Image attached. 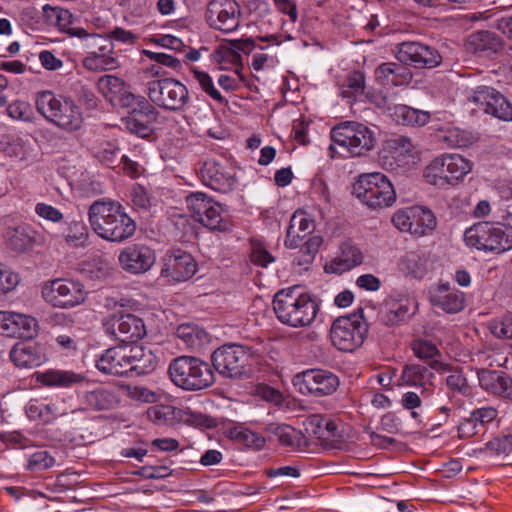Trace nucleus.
<instances>
[{"label": "nucleus", "mask_w": 512, "mask_h": 512, "mask_svg": "<svg viewBox=\"0 0 512 512\" xmlns=\"http://www.w3.org/2000/svg\"><path fill=\"white\" fill-rule=\"evenodd\" d=\"M147 417L158 426H170L177 420V412L170 405H155L148 408Z\"/></svg>", "instance_id": "79ce46f5"}, {"label": "nucleus", "mask_w": 512, "mask_h": 512, "mask_svg": "<svg viewBox=\"0 0 512 512\" xmlns=\"http://www.w3.org/2000/svg\"><path fill=\"white\" fill-rule=\"evenodd\" d=\"M6 238L7 246L16 252H24L42 243L40 234L28 226L9 228Z\"/></svg>", "instance_id": "c85d7f7f"}, {"label": "nucleus", "mask_w": 512, "mask_h": 512, "mask_svg": "<svg viewBox=\"0 0 512 512\" xmlns=\"http://www.w3.org/2000/svg\"><path fill=\"white\" fill-rule=\"evenodd\" d=\"M411 349L419 359L424 361L430 360V369H434L439 373H447L451 371L450 365L442 363L436 359V357L440 356V351L431 341L424 339L414 340L411 344Z\"/></svg>", "instance_id": "473e14b6"}, {"label": "nucleus", "mask_w": 512, "mask_h": 512, "mask_svg": "<svg viewBox=\"0 0 512 512\" xmlns=\"http://www.w3.org/2000/svg\"><path fill=\"white\" fill-rule=\"evenodd\" d=\"M240 9L235 0H211L205 18L210 27L225 33L235 31L239 26Z\"/></svg>", "instance_id": "f3484780"}, {"label": "nucleus", "mask_w": 512, "mask_h": 512, "mask_svg": "<svg viewBox=\"0 0 512 512\" xmlns=\"http://www.w3.org/2000/svg\"><path fill=\"white\" fill-rule=\"evenodd\" d=\"M415 218V214L412 207H407L405 209L397 211L392 217V223L396 228L400 231L409 232L412 235L417 237L421 236L422 231L418 229V227L413 226V220Z\"/></svg>", "instance_id": "8fccbe9b"}, {"label": "nucleus", "mask_w": 512, "mask_h": 512, "mask_svg": "<svg viewBox=\"0 0 512 512\" xmlns=\"http://www.w3.org/2000/svg\"><path fill=\"white\" fill-rule=\"evenodd\" d=\"M489 330L493 336L501 340L512 339V312H507L501 317L489 322Z\"/></svg>", "instance_id": "864d4df0"}, {"label": "nucleus", "mask_w": 512, "mask_h": 512, "mask_svg": "<svg viewBox=\"0 0 512 512\" xmlns=\"http://www.w3.org/2000/svg\"><path fill=\"white\" fill-rule=\"evenodd\" d=\"M8 115L16 120L30 121L32 110L30 105L24 101H14L7 107Z\"/></svg>", "instance_id": "338daca9"}, {"label": "nucleus", "mask_w": 512, "mask_h": 512, "mask_svg": "<svg viewBox=\"0 0 512 512\" xmlns=\"http://www.w3.org/2000/svg\"><path fill=\"white\" fill-rule=\"evenodd\" d=\"M55 459L46 450H38L29 456L27 469L30 471H42L53 467Z\"/></svg>", "instance_id": "052dcab7"}, {"label": "nucleus", "mask_w": 512, "mask_h": 512, "mask_svg": "<svg viewBox=\"0 0 512 512\" xmlns=\"http://www.w3.org/2000/svg\"><path fill=\"white\" fill-rule=\"evenodd\" d=\"M88 228L82 221H72L68 224L66 233L62 234L65 242L73 247L84 246L88 240Z\"/></svg>", "instance_id": "a18cd8bd"}, {"label": "nucleus", "mask_w": 512, "mask_h": 512, "mask_svg": "<svg viewBox=\"0 0 512 512\" xmlns=\"http://www.w3.org/2000/svg\"><path fill=\"white\" fill-rule=\"evenodd\" d=\"M82 64L84 68L89 71H106L115 69L118 66L116 58L111 55H96L89 52L83 59Z\"/></svg>", "instance_id": "09e8293b"}, {"label": "nucleus", "mask_w": 512, "mask_h": 512, "mask_svg": "<svg viewBox=\"0 0 512 512\" xmlns=\"http://www.w3.org/2000/svg\"><path fill=\"white\" fill-rule=\"evenodd\" d=\"M448 184L462 179L472 169V163L459 154H445Z\"/></svg>", "instance_id": "e433bc0d"}, {"label": "nucleus", "mask_w": 512, "mask_h": 512, "mask_svg": "<svg viewBox=\"0 0 512 512\" xmlns=\"http://www.w3.org/2000/svg\"><path fill=\"white\" fill-rule=\"evenodd\" d=\"M464 240L478 250L502 253L512 249V229L500 223L479 222L465 231Z\"/></svg>", "instance_id": "423d86ee"}, {"label": "nucleus", "mask_w": 512, "mask_h": 512, "mask_svg": "<svg viewBox=\"0 0 512 512\" xmlns=\"http://www.w3.org/2000/svg\"><path fill=\"white\" fill-rule=\"evenodd\" d=\"M401 269L416 279H422L427 272V260L418 252H407L401 259Z\"/></svg>", "instance_id": "58836bf2"}, {"label": "nucleus", "mask_w": 512, "mask_h": 512, "mask_svg": "<svg viewBox=\"0 0 512 512\" xmlns=\"http://www.w3.org/2000/svg\"><path fill=\"white\" fill-rule=\"evenodd\" d=\"M511 452V444L505 436L496 437L485 444L484 448L480 449V453L494 456V455H507Z\"/></svg>", "instance_id": "e2e57ef3"}, {"label": "nucleus", "mask_w": 512, "mask_h": 512, "mask_svg": "<svg viewBox=\"0 0 512 512\" xmlns=\"http://www.w3.org/2000/svg\"><path fill=\"white\" fill-rule=\"evenodd\" d=\"M433 378L430 369L419 364L406 365L402 372V379L408 385L421 387V395H430Z\"/></svg>", "instance_id": "72a5a7b5"}, {"label": "nucleus", "mask_w": 512, "mask_h": 512, "mask_svg": "<svg viewBox=\"0 0 512 512\" xmlns=\"http://www.w3.org/2000/svg\"><path fill=\"white\" fill-rule=\"evenodd\" d=\"M322 244V237L318 235H314L309 237L307 240L303 241L302 245L299 247V257L294 261L298 266H303L311 263L316 253L319 250V247Z\"/></svg>", "instance_id": "603ef678"}, {"label": "nucleus", "mask_w": 512, "mask_h": 512, "mask_svg": "<svg viewBox=\"0 0 512 512\" xmlns=\"http://www.w3.org/2000/svg\"><path fill=\"white\" fill-rule=\"evenodd\" d=\"M389 147L400 155H408L413 157L416 153V147L412 140L404 135H398L389 140Z\"/></svg>", "instance_id": "0e129e2a"}, {"label": "nucleus", "mask_w": 512, "mask_h": 512, "mask_svg": "<svg viewBox=\"0 0 512 512\" xmlns=\"http://www.w3.org/2000/svg\"><path fill=\"white\" fill-rule=\"evenodd\" d=\"M415 218L413 220V226L418 227L422 231L421 236L432 232L437 225V220L434 213L423 206H413Z\"/></svg>", "instance_id": "de8ad7c7"}, {"label": "nucleus", "mask_w": 512, "mask_h": 512, "mask_svg": "<svg viewBox=\"0 0 512 512\" xmlns=\"http://www.w3.org/2000/svg\"><path fill=\"white\" fill-rule=\"evenodd\" d=\"M88 220L93 232L100 238L122 243L136 232V222L118 201L98 199L88 209Z\"/></svg>", "instance_id": "f257e3e1"}, {"label": "nucleus", "mask_w": 512, "mask_h": 512, "mask_svg": "<svg viewBox=\"0 0 512 512\" xmlns=\"http://www.w3.org/2000/svg\"><path fill=\"white\" fill-rule=\"evenodd\" d=\"M396 58L415 68L433 69L442 63L439 51L420 42H402L397 46Z\"/></svg>", "instance_id": "2eb2a0df"}, {"label": "nucleus", "mask_w": 512, "mask_h": 512, "mask_svg": "<svg viewBox=\"0 0 512 512\" xmlns=\"http://www.w3.org/2000/svg\"><path fill=\"white\" fill-rule=\"evenodd\" d=\"M467 52L479 57L491 58L504 49V41L496 32L478 30L471 33L464 43Z\"/></svg>", "instance_id": "4be33fe9"}, {"label": "nucleus", "mask_w": 512, "mask_h": 512, "mask_svg": "<svg viewBox=\"0 0 512 512\" xmlns=\"http://www.w3.org/2000/svg\"><path fill=\"white\" fill-rule=\"evenodd\" d=\"M402 62H384L374 72L375 80L384 87L408 85L413 78L410 68Z\"/></svg>", "instance_id": "393cba45"}, {"label": "nucleus", "mask_w": 512, "mask_h": 512, "mask_svg": "<svg viewBox=\"0 0 512 512\" xmlns=\"http://www.w3.org/2000/svg\"><path fill=\"white\" fill-rule=\"evenodd\" d=\"M492 392L512 402V378L505 373H488Z\"/></svg>", "instance_id": "5fc2aeb1"}, {"label": "nucleus", "mask_w": 512, "mask_h": 512, "mask_svg": "<svg viewBox=\"0 0 512 512\" xmlns=\"http://www.w3.org/2000/svg\"><path fill=\"white\" fill-rule=\"evenodd\" d=\"M99 92L113 106L132 107L136 96L129 90V86L119 77L104 75L97 82Z\"/></svg>", "instance_id": "412c9836"}, {"label": "nucleus", "mask_w": 512, "mask_h": 512, "mask_svg": "<svg viewBox=\"0 0 512 512\" xmlns=\"http://www.w3.org/2000/svg\"><path fill=\"white\" fill-rule=\"evenodd\" d=\"M105 332L121 342H136L146 335L143 320L133 314L113 313L103 321Z\"/></svg>", "instance_id": "4468645a"}, {"label": "nucleus", "mask_w": 512, "mask_h": 512, "mask_svg": "<svg viewBox=\"0 0 512 512\" xmlns=\"http://www.w3.org/2000/svg\"><path fill=\"white\" fill-rule=\"evenodd\" d=\"M324 431H322L321 445L327 448H335L342 442V435L338 430V425L330 418H325Z\"/></svg>", "instance_id": "4d7b16f0"}, {"label": "nucleus", "mask_w": 512, "mask_h": 512, "mask_svg": "<svg viewBox=\"0 0 512 512\" xmlns=\"http://www.w3.org/2000/svg\"><path fill=\"white\" fill-rule=\"evenodd\" d=\"M194 78L199 83L201 89L210 96L213 100L224 103L225 100L221 93L215 88L214 83L210 75L206 72L199 71L196 69L192 70Z\"/></svg>", "instance_id": "bf43d9fd"}, {"label": "nucleus", "mask_w": 512, "mask_h": 512, "mask_svg": "<svg viewBox=\"0 0 512 512\" xmlns=\"http://www.w3.org/2000/svg\"><path fill=\"white\" fill-rule=\"evenodd\" d=\"M43 16L47 24L59 28L61 31H66L68 26L71 25V13L60 7H52L48 4L44 5Z\"/></svg>", "instance_id": "37998d69"}, {"label": "nucleus", "mask_w": 512, "mask_h": 512, "mask_svg": "<svg viewBox=\"0 0 512 512\" xmlns=\"http://www.w3.org/2000/svg\"><path fill=\"white\" fill-rule=\"evenodd\" d=\"M497 410L493 407H482L472 411L467 424L480 423L486 424L492 422L497 417Z\"/></svg>", "instance_id": "774afa93"}, {"label": "nucleus", "mask_w": 512, "mask_h": 512, "mask_svg": "<svg viewBox=\"0 0 512 512\" xmlns=\"http://www.w3.org/2000/svg\"><path fill=\"white\" fill-rule=\"evenodd\" d=\"M293 381L300 393L313 397L331 395L339 386L338 377L333 372L324 369H307L298 373Z\"/></svg>", "instance_id": "f8f14e48"}, {"label": "nucleus", "mask_w": 512, "mask_h": 512, "mask_svg": "<svg viewBox=\"0 0 512 512\" xmlns=\"http://www.w3.org/2000/svg\"><path fill=\"white\" fill-rule=\"evenodd\" d=\"M231 438L247 448L260 450L265 444V438L243 427H237L230 431Z\"/></svg>", "instance_id": "49530a36"}, {"label": "nucleus", "mask_w": 512, "mask_h": 512, "mask_svg": "<svg viewBox=\"0 0 512 512\" xmlns=\"http://www.w3.org/2000/svg\"><path fill=\"white\" fill-rule=\"evenodd\" d=\"M176 335L187 347L199 349L208 341L207 332L192 324H181L176 329Z\"/></svg>", "instance_id": "c9c22d12"}, {"label": "nucleus", "mask_w": 512, "mask_h": 512, "mask_svg": "<svg viewBox=\"0 0 512 512\" xmlns=\"http://www.w3.org/2000/svg\"><path fill=\"white\" fill-rule=\"evenodd\" d=\"M127 395L136 401L142 403H155L158 400V394L143 386H128Z\"/></svg>", "instance_id": "69168bd1"}, {"label": "nucleus", "mask_w": 512, "mask_h": 512, "mask_svg": "<svg viewBox=\"0 0 512 512\" xmlns=\"http://www.w3.org/2000/svg\"><path fill=\"white\" fill-rule=\"evenodd\" d=\"M409 308L406 303L389 301L380 312V321L387 326H394L408 317Z\"/></svg>", "instance_id": "4c0bfd02"}, {"label": "nucleus", "mask_w": 512, "mask_h": 512, "mask_svg": "<svg viewBox=\"0 0 512 512\" xmlns=\"http://www.w3.org/2000/svg\"><path fill=\"white\" fill-rule=\"evenodd\" d=\"M124 125L128 131L140 137H147L153 131L152 124L154 122H146L145 118L130 115L123 119Z\"/></svg>", "instance_id": "13d9d810"}, {"label": "nucleus", "mask_w": 512, "mask_h": 512, "mask_svg": "<svg viewBox=\"0 0 512 512\" xmlns=\"http://www.w3.org/2000/svg\"><path fill=\"white\" fill-rule=\"evenodd\" d=\"M315 230L314 221L307 214L296 211L289 223L284 245L289 249L300 247L303 241L307 240Z\"/></svg>", "instance_id": "bb28decb"}, {"label": "nucleus", "mask_w": 512, "mask_h": 512, "mask_svg": "<svg viewBox=\"0 0 512 512\" xmlns=\"http://www.w3.org/2000/svg\"><path fill=\"white\" fill-rule=\"evenodd\" d=\"M253 351L240 344H226L216 349L211 355L214 369L222 376L241 379L251 373Z\"/></svg>", "instance_id": "0eeeda50"}, {"label": "nucleus", "mask_w": 512, "mask_h": 512, "mask_svg": "<svg viewBox=\"0 0 512 512\" xmlns=\"http://www.w3.org/2000/svg\"><path fill=\"white\" fill-rule=\"evenodd\" d=\"M128 364L126 346L111 347L96 360L99 371L114 376L127 375Z\"/></svg>", "instance_id": "cd10ccee"}, {"label": "nucleus", "mask_w": 512, "mask_h": 512, "mask_svg": "<svg viewBox=\"0 0 512 512\" xmlns=\"http://www.w3.org/2000/svg\"><path fill=\"white\" fill-rule=\"evenodd\" d=\"M36 380L44 386L65 388L82 382L84 380V376L72 371L51 369L42 373H37Z\"/></svg>", "instance_id": "f704fd0d"}, {"label": "nucleus", "mask_w": 512, "mask_h": 512, "mask_svg": "<svg viewBox=\"0 0 512 512\" xmlns=\"http://www.w3.org/2000/svg\"><path fill=\"white\" fill-rule=\"evenodd\" d=\"M363 256L359 249L349 243L341 245V255L325 265L327 273L341 274L362 263Z\"/></svg>", "instance_id": "7c9ffc66"}, {"label": "nucleus", "mask_w": 512, "mask_h": 512, "mask_svg": "<svg viewBox=\"0 0 512 512\" xmlns=\"http://www.w3.org/2000/svg\"><path fill=\"white\" fill-rule=\"evenodd\" d=\"M353 194L374 209L391 206L396 200L391 181L378 172L360 175L353 185Z\"/></svg>", "instance_id": "6e6552de"}, {"label": "nucleus", "mask_w": 512, "mask_h": 512, "mask_svg": "<svg viewBox=\"0 0 512 512\" xmlns=\"http://www.w3.org/2000/svg\"><path fill=\"white\" fill-rule=\"evenodd\" d=\"M368 334L364 311L358 308L354 313L336 318L330 328L333 346L342 352H353L361 347Z\"/></svg>", "instance_id": "39448f33"}, {"label": "nucleus", "mask_w": 512, "mask_h": 512, "mask_svg": "<svg viewBox=\"0 0 512 512\" xmlns=\"http://www.w3.org/2000/svg\"><path fill=\"white\" fill-rule=\"evenodd\" d=\"M272 434L281 445L291 449L299 448L304 440L303 434L289 425H277Z\"/></svg>", "instance_id": "a19ab883"}, {"label": "nucleus", "mask_w": 512, "mask_h": 512, "mask_svg": "<svg viewBox=\"0 0 512 512\" xmlns=\"http://www.w3.org/2000/svg\"><path fill=\"white\" fill-rule=\"evenodd\" d=\"M480 110L501 121H512V105L498 90L488 86L477 87L470 98Z\"/></svg>", "instance_id": "dca6fc26"}, {"label": "nucleus", "mask_w": 512, "mask_h": 512, "mask_svg": "<svg viewBox=\"0 0 512 512\" xmlns=\"http://www.w3.org/2000/svg\"><path fill=\"white\" fill-rule=\"evenodd\" d=\"M156 255L145 244H132L125 247L118 256L121 268L131 274H142L154 265Z\"/></svg>", "instance_id": "6ab92c4d"}, {"label": "nucleus", "mask_w": 512, "mask_h": 512, "mask_svg": "<svg viewBox=\"0 0 512 512\" xmlns=\"http://www.w3.org/2000/svg\"><path fill=\"white\" fill-rule=\"evenodd\" d=\"M214 60L221 65V69H228V65L235 67V72L240 75L242 69L241 54L229 47H222L215 51Z\"/></svg>", "instance_id": "3c124183"}, {"label": "nucleus", "mask_w": 512, "mask_h": 512, "mask_svg": "<svg viewBox=\"0 0 512 512\" xmlns=\"http://www.w3.org/2000/svg\"><path fill=\"white\" fill-rule=\"evenodd\" d=\"M273 309L281 323L302 328L314 322L320 307L316 299L304 292L300 286H292L275 294Z\"/></svg>", "instance_id": "f03ea898"}, {"label": "nucleus", "mask_w": 512, "mask_h": 512, "mask_svg": "<svg viewBox=\"0 0 512 512\" xmlns=\"http://www.w3.org/2000/svg\"><path fill=\"white\" fill-rule=\"evenodd\" d=\"M162 261L161 276L170 282L187 281L197 270L192 255L180 249L168 251Z\"/></svg>", "instance_id": "a211bd4d"}, {"label": "nucleus", "mask_w": 512, "mask_h": 512, "mask_svg": "<svg viewBox=\"0 0 512 512\" xmlns=\"http://www.w3.org/2000/svg\"><path fill=\"white\" fill-rule=\"evenodd\" d=\"M389 114L398 124L406 126H424L430 120L429 112L404 104L393 105Z\"/></svg>", "instance_id": "2f4dec72"}, {"label": "nucleus", "mask_w": 512, "mask_h": 512, "mask_svg": "<svg viewBox=\"0 0 512 512\" xmlns=\"http://www.w3.org/2000/svg\"><path fill=\"white\" fill-rule=\"evenodd\" d=\"M134 104H136V107H134L131 114L145 118L146 122L155 123L157 121L159 112L156 109V105H154L150 99L147 100L144 97H141L138 100L136 99Z\"/></svg>", "instance_id": "680f3d73"}, {"label": "nucleus", "mask_w": 512, "mask_h": 512, "mask_svg": "<svg viewBox=\"0 0 512 512\" xmlns=\"http://www.w3.org/2000/svg\"><path fill=\"white\" fill-rule=\"evenodd\" d=\"M45 301L54 307L70 308L83 303L86 292L83 285L72 280L56 279L42 289Z\"/></svg>", "instance_id": "ddd939ff"}, {"label": "nucleus", "mask_w": 512, "mask_h": 512, "mask_svg": "<svg viewBox=\"0 0 512 512\" xmlns=\"http://www.w3.org/2000/svg\"><path fill=\"white\" fill-rule=\"evenodd\" d=\"M434 301L435 305L447 313H457L464 308L463 297L457 292H448L445 295H440Z\"/></svg>", "instance_id": "6e6d98bb"}, {"label": "nucleus", "mask_w": 512, "mask_h": 512, "mask_svg": "<svg viewBox=\"0 0 512 512\" xmlns=\"http://www.w3.org/2000/svg\"><path fill=\"white\" fill-rule=\"evenodd\" d=\"M150 101L167 111H181L189 102L187 87L174 78L153 79L146 83Z\"/></svg>", "instance_id": "1a4fd4ad"}, {"label": "nucleus", "mask_w": 512, "mask_h": 512, "mask_svg": "<svg viewBox=\"0 0 512 512\" xmlns=\"http://www.w3.org/2000/svg\"><path fill=\"white\" fill-rule=\"evenodd\" d=\"M365 93V75L362 71L355 70L351 72L341 89L343 98H356Z\"/></svg>", "instance_id": "c03bdc74"}, {"label": "nucleus", "mask_w": 512, "mask_h": 512, "mask_svg": "<svg viewBox=\"0 0 512 512\" xmlns=\"http://www.w3.org/2000/svg\"><path fill=\"white\" fill-rule=\"evenodd\" d=\"M36 108L47 121L63 130L76 131L81 128V110L70 98L41 91L36 96Z\"/></svg>", "instance_id": "7ed1b4c3"}, {"label": "nucleus", "mask_w": 512, "mask_h": 512, "mask_svg": "<svg viewBox=\"0 0 512 512\" xmlns=\"http://www.w3.org/2000/svg\"><path fill=\"white\" fill-rule=\"evenodd\" d=\"M128 367L127 375H146L157 367V356L153 351L144 346H126Z\"/></svg>", "instance_id": "a878e982"}, {"label": "nucleus", "mask_w": 512, "mask_h": 512, "mask_svg": "<svg viewBox=\"0 0 512 512\" xmlns=\"http://www.w3.org/2000/svg\"><path fill=\"white\" fill-rule=\"evenodd\" d=\"M334 144L342 147L351 156H359L371 150L375 144L373 132L358 122H343L331 130Z\"/></svg>", "instance_id": "9b49d317"}, {"label": "nucleus", "mask_w": 512, "mask_h": 512, "mask_svg": "<svg viewBox=\"0 0 512 512\" xmlns=\"http://www.w3.org/2000/svg\"><path fill=\"white\" fill-rule=\"evenodd\" d=\"M445 166V155H441L433 159L424 171L426 181L432 185L440 187L448 184L447 169Z\"/></svg>", "instance_id": "ea45409f"}, {"label": "nucleus", "mask_w": 512, "mask_h": 512, "mask_svg": "<svg viewBox=\"0 0 512 512\" xmlns=\"http://www.w3.org/2000/svg\"><path fill=\"white\" fill-rule=\"evenodd\" d=\"M11 361L19 368H35L47 361L45 346L31 340L17 342L10 351Z\"/></svg>", "instance_id": "b1692460"}, {"label": "nucleus", "mask_w": 512, "mask_h": 512, "mask_svg": "<svg viewBox=\"0 0 512 512\" xmlns=\"http://www.w3.org/2000/svg\"><path fill=\"white\" fill-rule=\"evenodd\" d=\"M199 174L204 185L218 192L227 193L235 184L234 176L215 159L205 160Z\"/></svg>", "instance_id": "5701e85b"}, {"label": "nucleus", "mask_w": 512, "mask_h": 512, "mask_svg": "<svg viewBox=\"0 0 512 512\" xmlns=\"http://www.w3.org/2000/svg\"><path fill=\"white\" fill-rule=\"evenodd\" d=\"M171 381L186 391H198L210 387L215 382V375L210 365L193 356L174 358L168 366Z\"/></svg>", "instance_id": "20e7f679"}, {"label": "nucleus", "mask_w": 512, "mask_h": 512, "mask_svg": "<svg viewBox=\"0 0 512 512\" xmlns=\"http://www.w3.org/2000/svg\"><path fill=\"white\" fill-rule=\"evenodd\" d=\"M0 333L24 341L31 340L37 334V321L28 315L0 311Z\"/></svg>", "instance_id": "aec40b11"}, {"label": "nucleus", "mask_w": 512, "mask_h": 512, "mask_svg": "<svg viewBox=\"0 0 512 512\" xmlns=\"http://www.w3.org/2000/svg\"><path fill=\"white\" fill-rule=\"evenodd\" d=\"M86 404L94 410H112L120 404L119 390L113 387H98L85 393Z\"/></svg>", "instance_id": "c756f323"}, {"label": "nucleus", "mask_w": 512, "mask_h": 512, "mask_svg": "<svg viewBox=\"0 0 512 512\" xmlns=\"http://www.w3.org/2000/svg\"><path fill=\"white\" fill-rule=\"evenodd\" d=\"M186 202L192 218L212 231L225 232L230 230L232 224L229 216L224 212L221 204L202 192L191 193Z\"/></svg>", "instance_id": "9d476101"}]
</instances>
